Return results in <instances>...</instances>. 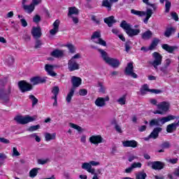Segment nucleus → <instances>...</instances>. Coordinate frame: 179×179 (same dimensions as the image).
Wrapping results in <instances>:
<instances>
[{
  "mask_svg": "<svg viewBox=\"0 0 179 179\" xmlns=\"http://www.w3.org/2000/svg\"><path fill=\"white\" fill-rule=\"evenodd\" d=\"M71 83L73 87L66 97L67 103H70L72 100V97H73V94H75V90H76V87H79V86L82 85V78L73 76L71 77Z\"/></svg>",
  "mask_w": 179,
  "mask_h": 179,
  "instance_id": "obj_1",
  "label": "nucleus"
},
{
  "mask_svg": "<svg viewBox=\"0 0 179 179\" xmlns=\"http://www.w3.org/2000/svg\"><path fill=\"white\" fill-rule=\"evenodd\" d=\"M178 118L179 117H177L173 115H169L166 117L152 119L150 122V127H162V125H164L166 122H169V121H173V120H178Z\"/></svg>",
  "mask_w": 179,
  "mask_h": 179,
  "instance_id": "obj_2",
  "label": "nucleus"
},
{
  "mask_svg": "<svg viewBox=\"0 0 179 179\" xmlns=\"http://www.w3.org/2000/svg\"><path fill=\"white\" fill-rule=\"evenodd\" d=\"M98 51L99 52H100L103 61H105L106 64L112 66V68H118V66H120V60L108 57V55H107V52L104 51V50L103 49H98Z\"/></svg>",
  "mask_w": 179,
  "mask_h": 179,
  "instance_id": "obj_3",
  "label": "nucleus"
},
{
  "mask_svg": "<svg viewBox=\"0 0 179 179\" xmlns=\"http://www.w3.org/2000/svg\"><path fill=\"white\" fill-rule=\"evenodd\" d=\"M131 13L132 15H135L136 16H138L139 17H142V16L146 15L145 18L143 20V22L145 24H148V22H149V19H150V17H152V15H153V10L149 8H146V11H141L135 9H131Z\"/></svg>",
  "mask_w": 179,
  "mask_h": 179,
  "instance_id": "obj_4",
  "label": "nucleus"
},
{
  "mask_svg": "<svg viewBox=\"0 0 179 179\" xmlns=\"http://www.w3.org/2000/svg\"><path fill=\"white\" fill-rule=\"evenodd\" d=\"M5 80H0V102L6 104L9 101V94L10 90H5Z\"/></svg>",
  "mask_w": 179,
  "mask_h": 179,
  "instance_id": "obj_5",
  "label": "nucleus"
},
{
  "mask_svg": "<svg viewBox=\"0 0 179 179\" xmlns=\"http://www.w3.org/2000/svg\"><path fill=\"white\" fill-rule=\"evenodd\" d=\"M82 58L80 54L77 53L73 56L70 60L68 62V69L70 72H73V71H78L80 68V65L78 63L77 59Z\"/></svg>",
  "mask_w": 179,
  "mask_h": 179,
  "instance_id": "obj_6",
  "label": "nucleus"
},
{
  "mask_svg": "<svg viewBox=\"0 0 179 179\" xmlns=\"http://www.w3.org/2000/svg\"><path fill=\"white\" fill-rule=\"evenodd\" d=\"M14 120L16 121V122H17V124L25 125V124H29V122H33V121H36V120H37V116H16Z\"/></svg>",
  "mask_w": 179,
  "mask_h": 179,
  "instance_id": "obj_7",
  "label": "nucleus"
},
{
  "mask_svg": "<svg viewBox=\"0 0 179 179\" xmlns=\"http://www.w3.org/2000/svg\"><path fill=\"white\" fill-rule=\"evenodd\" d=\"M157 107L159 110H157L154 112V114H160L163 115V114H166L170 109V103L167 101H162L157 105Z\"/></svg>",
  "mask_w": 179,
  "mask_h": 179,
  "instance_id": "obj_8",
  "label": "nucleus"
},
{
  "mask_svg": "<svg viewBox=\"0 0 179 179\" xmlns=\"http://www.w3.org/2000/svg\"><path fill=\"white\" fill-rule=\"evenodd\" d=\"M91 40L96 44H99L103 47L107 45V43L101 38V34L100 31H94L91 36Z\"/></svg>",
  "mask_w": 179,
  "mask_h": 179,
  "instance_id": "obj_9",
  "label": "nucleus"
},
{
  "mask_svg": "<svg viewBox=\"0 0 179 179\" xmlns=\"http://www.w3.org/2000/svg\"><path fill=\"white\" fill-rule=\"evenodd\" d=\"M152 57L154 59V61L150 62V64L152 65L155 69L157 70L159 65H162L163 56H162V55H160L159 52H155L154 53H152Z\"/></svg>",
  "mask_w": 179,
  "mask_h": 179,
  "instance_id": "obj_10",
  "label": "nucleus"
},
{
  "mask_svg": "<svg viewBox=\"0 0 179 179\" xmlns=\"http://www.w3.org/2000/svg\"><path fill=\"white\" fill-rule=\"evenodd\" d=\"M18 87L22 93H26V92H30V90H32L33 85L26 82V80H21L18 82Z\"/></svg>",
  "mask_w": 179,
  "mask_h": 179,
  "instance_id": "obj_11",
  "label": "nucleus"
},
{
  "mask_svg": "<svg viewBox=\"0 0 179 179\" xmlns=\"http://www.w3.org/2000/svg\"><path fill=\"white\" fill-rule=\"evenodd\" d=\"M124 73L127 76H131L134 79H136L138 78V75L134 73V62H129L127 64V66H126L124 70Z\"/></svg>",
  "mask_w": 179,
  "mask_h": 179,
  "instance_id": "obj_12",
  "label": "nucleus"
},
{
  "mask_svg": "<svg viewBox=\"0 0 179 179\" xmlns=\"http://www.w3.org/2000/svg\"><path fill=\"white\" fill-rule=\"evenodd\" d=\"M106 101H110V96L98 97L95 100L94 104L96 107L103 108L107 105Z\"/></svg>",
  "mask_w": 179,
  "mask_h": 179,
  "instance_id": "obj_13",
  "label": "nucleus"
},
{
  "mask_svg": "<svg viewBox=\"0 0 179 179\" xmlns=\"http://www.w3.org/2000/svg\"><path fill=\"white\" fill-rule=\"evenodd\" d=\"M148 166H150L152 170H163L164 169L166 164L160 161L149 162Z\"/></svg>",
  "mask_w": 179,
  "mask_h": 179,
  "instance_id": "obj_14",
  "label": "nucleus"
},
{
  "mask_svg": "<svg viewBox=\"0 0 179 179\" xmlns=\"http://www.w3.org/2000/svg\"><path fill=\"white\" fill-rule=\"evenodd\" d=\"M90 142L95 146H99L100 143L104 142V138L101 135H92L89 138Z\"/></svg>",
  "mask_w": 179,
  "mask_h": 179,
  "instance_id": "obj_15",
  "label": "nucleus"
},
{
  "mask_svg": "<svg viewBox=\"0 0 179 179\" xmlns=\"http://www.w3.org/2000/svg\"><path fill=\"white\" fill-rule=\"evenodd\" d=\"M140 92H141V94L142 96H145V94H148V93H149V92L150 93H155V94H159V93H160V90H159L149 89V85H148L146 84L143 85L141 87Z\"/></svg>",
  "mask_w": 179,
  "mask_h": 179,
  "instance_id": "obj_16",
  "label": "nucleus"
},
{
  "mask_svg": "<svg viewBox=\"0 0 179 179\" xmlns=\"http://www.w3.org/2000/svg\"><path fill=\"white\" fill-rule=\"evenodd\" d=\"M163 129L162 127H156L153 129L151 134L144 138V141H149L150 138L152 139H157L159 138V133L162 132Z\"/></svg>",
  "mask_w": 179,
  "mask_h": 179,
  "instance_id": "obj_17",
  "label": "nucleus"
},
{
  "mask_svg": "<svg viewBox=\"0 0 179 179\" xmlns=\"http://www.w3.org/2000/svg\"><path fill=\"white\" fill-rule=\"evenodd\" d=\"M34 38H40L43 34L41 33V28L40 27H34L31 31Z\"/></svg>",
  "mask_w": 179,
  "mask_h": 179,
  "instance_id": "obj_18",
  "label": "nucleus"
},
{
  "mask_svg": "<svg viewBox=\"0 0 179 179\" xmlns=\"http://www.w3.org/2000/svg\"><path fill=\"white\" fill-rule=\"evenodd\" d=\"M30 82L34 86H36V85H40V83H45V78L40 76H35L30 79Z\"/></svg>",
  "mask_w": 179,
  "mask_h": 179,
  "instance_id": "obj_19",
  "label": "nucleus"
},
{
  "mask_svg": "<svg viewBox=\"0 0 179 179\" xmlns=\"http://www.w3.org/2000/svg\"><path fill=\"white\" fill-rule=\"evenodd\" d=\"M122 145L124 148H138V142L135 140L123 141Z\"/></svg>",
  "mask_w": 179,
  "mask_h": 179,
  "instance_id": "obj_20",
  "label": "nucleus"
},
{
  "mask_svg": "<svg viewBox=\"0 0 179 179\" xmlns=\"http://www.w3.org/2000/svg\"><path fill=\"white\" fill-rule=\"evenodd\" d=\"M162 48L165 51H167V52H169V54H173L176 50H178V46H171L169 44H163L162 45Z\"/></svg>",
  "mask_w": 179,
  "mask_h": 179,
  "instance_id": "obj_21",
  "label": "nucleus"
},
{
  "mask_svg": "<svg viewBox=\"0 0 179 179\" xmlns=\"http://www.w3.org/2000/svg\"><path fill=\"white\" fill-rule=\"evenodd\" d=\"M55 66L51 64H45V71L48 73V75L52 76V78L57 76V73L54 72Z\"/></svg>",
  "mask_w": 179,
  "mask_h": 179,
  "instance_id": "obj_22",
  "label": "nucleus"
},
{
  "mask_svg": "<svg viewBox=\"0 0 179 179\" xmlns=\"http://www.w3.org/2000/svg\"><path fill=\"white\" fill-rule=\"evenodd\" d=\"M59 30V20H56L53 23V29L50 30V33L51 36H55V34L58 33Z\"/></svg>",
  "mask_w": 179,
  "mask_h": 179,
  "instance_id": "obj_23",
  "label": "nucleus"
},
{
  "mask_svg": "<svg viewBox=\"0 0 179 179\" xmlns=\"http://www.w3.org/2000/svg\"><path fill=\"white\" fill-rule=\"evenodd\" d=\"M81 169L83 170H86L88 173H94V169L92 168V166L90 165V162H84L83 163L81 166Z\"/></svg>",
  "mask_w": 179,
  "mask_h": 179,
  "instance_id": "obj_24",
  "label": "nucleus"
},
{
  "mask_svg": "<svg viewBox=\"0 0 179 179\" xmlns=\"http://www.w3.org/2000/svg\"><path fill=\"white\" fill-rule=\"evenodd\" d=\"M64 52L65 51L64 50L56 49L50 53V55L54 57V58H61V57H64Z\"/></svg>",
  "mask_w": 179,
  "mask_h": 179,
  "instance_id": "obj_25",
  "label": "nucleus"
},
{
  "mask_svg": "<svg viewBox=\"0 0 179 179\" xmlns=\"http://www.w3.org/2000/svg\"><path fill=\"white\" fill-rule=\"evenodd\" d=\"M36 6L32 3L30 5L24 4L22 6L23 9L27 12V13H31L34 11Z\"/></svg>",
  "mask_w": 179,
  "mask_h": 179,
  "instance_id": "obj_26",
  "label": "nucleus"
},
{
  "mask_svg": "<svg viewBox=\"0 0 179 179\" xmlns=\"http://www.w3.org/2000/svg\"><path fill=\"white\" fill-rule=\"evenodd\" d=\"M120 27H122V29H123V30L125 31L127 34V32L130 30L131 27H132V25H131V24L129 23H127V21L122 20L120 23Z\"/></svg>",
  "mask_w": 179,
  "mask_h": 179,
  "instance_id": "obj_27",
  "label": "nucleus"
},
{
  "mask_svg": "<svg viewBox=\"0 0 179 179\" xmlns=\"http://www.w3.org/2000/svg\"><path fill=\"white\" fill-rule=\"evenodd\" d=\"M104 22L108 24V27H112L113 24L115 23V20H114V16L111 15L108 17L104 18Z\"/></svg>",
  "mask_w": 179,
  "mask_h": 179,
  "instance_id": "obj_28",
  "label": "nucleus"
},
{
  "mask_svg": "<svg viewBox=\"0 0 179 179\" xmlns=\"http://www.w3.org/2000/svg\"><path fill=\"white\" fill-rule=\"evenodd\" d=\"M141 33V29H132V27L130 28V29H129V31L127 32V35L129 37H134V36H138V34H139Z\"/></svg>",
  "mask_w": 179,
  "mask_h": 179,
  "instance_id": "obj_29",
  "label": "nucleus"
},
{
  "mask_svg": "<svg viewBox=\"0 0 179 179\" xmlns=\"http://www.w3.org/2000/svg\"><path fill=\"white\" fill-rule=\"evenodd\" d=\"M153 36V33H152V31L148 30L142 34V38L143 40H150Z\"/></svg>",
  "mask_w": 179,
  "mask_h": 179,
  "instance_id": "obj_30",
  "label": "nucleus"
},
{
  "mask_svg": "<svg viewBox=\"0 0 179 179\" xmlns=\"http://www.w3.org/2000/svg\"><path fill=\"white\" fill-rule=\"evenodd\" d=\"M176 130H177V124H176V122L171 123L166 127V131L169 134H171Z\"/></svg>",
  "mask_w": 179,
  "mask_h": 179,
  "instance_id": "obj_31",
  "label": "nucleus"
},
{
  "mask_svg": "<svg viewBox=\"0 0 179 179\" xmlns=\"http://www.w3.org/2000/svg\"><path fill=\"white\" fill-rule=\"evenodd\" d=\"M113 2L110 0H103L102 1V6L103 8H106L108 10H111V8L113 7Z\"/></svg>",
  "mask_w": 179,
  "mask_h": 179,
  "instance_id": "obj_32",
  "label": "nucleus"
},
{
  "mask_svg": "<svg viewBox=\"0 0 179 179\" xmlns=\"http://www.w3.org/2000/svg\"><path fill=\"white\" fill-rule=\"evenodd\" d=\"M78 14H79V10L76 7H70L69 8L68 16L69 17H72V15H78Z\"/></svg>",
  "mask_w": 179,
  "mask_h": 179,
  "instance_id": "obj_33",
  "label": "nucleus"
},
{
  "mask_svg": "<svg viewBox=\"0 0 179 179\" xmlns=\"http://www.w3.org/2000/svg\"><path fill=\"white\" fill-rule=\"evenodd\" d=\"M57 136V134L55 133L51 134L50 133H45V139L47 142H50V141H54L55 139V137Z\"/></svg>",
  "mask_w": 179,
  "mask_h": 179,
  "instance_id": "obj_34",
  "label": "nucleus"
},
{
  "mask_svg": "<svg viewBox=\"0 0 179 179\" xmlns=\"http://www.w3.org/2000/svg\"><path fill=\"white\" fill-rule=\"evenodd\" d=\"M117 102L120 106H125L127 104V95L124 94L117 100Z\"/></svg>",
  "mask_w": 179,
  "mask_h": 179,
  "instance_id": "obj_35",
  "label": "nucleus"
},
{
  "mask_svg": "<svg viewBox=\"0 0 179 179\" xmlns=\"http://www.w3.org/2000/svg\"><path fill=\"white\" fill-rule=\"evenodd\" d=\"M159 41H160V40L157 39V38H154L152 43L150 44L148 50H155V48H156V47L157 46V45L159 44Z\"/></svg>",
  "mask_w": 179,
  "mask_h": 179,
  "instance_id": "obj_36",
  "label": "nucleus"
},
{
  "mask_svg": "<svg viewBox=\"0 0 179 179\" xmlns=\"http://www.w3.org/2000/svg\"><path fill=\"white\" fill-rule=\"evenodd\" d=\"M38 170H40V169H38V168L32 169L29 171V177H31V178H34V177H36V176H37V174H38Z\"/></svg>",
  "mask_w": 179,
  "mask_h": 179,
  "instance_id": "obj_37",
  "label": "nucleus"
},
{
  "mask_svg": "<svg viewBox=\"0 0 179 179\" xmlns=\"http://www.w3.org/2000/svg\"><path fill=\"white\" fill-rule=\"evenodd\" d=\"M176 31V29L171 27V28H168L165 32H164V36L165 37H170V36H171V34H173V32Z\"/></svg>",
  "mask_w": 179,
  "mask_h": 179,
  "instance_id": "obj_38",
  "label": "nucleus"
},
{
  "mask_svg": "<svg viewBox=\"0 0 179 179\" xmlns=\"http://www.w3.org/2000/svg\"><path fill=\"white\" fill-rule=\"evenodd\" d=\"M91 174H93L94 176L92 179H100V176H101V171L98 169L96 171V170L94 169V173Z\"/></svg>",
  "mask_w": 179,
  "mask_h": 179,
  "instance_id": "obj_39",
  "label": "nucleus"
},
{
  "mask_svg": "<svg viewBox=\"0 0 179 179\" xmlns=\"http://www.w3.org/2000/svg\"><path fill=\"white\" fill-rule=\"evenodd\" d=\"M52 93L54 94L52 97H58V94L59 93V87L58 86H55L52 89Z\"/></svg>",
  "mask_w": 179,
  "mask_h": 179,
  "instance_id": "obj_40",
  "label": "nucleus"
},
{
  "mask_svg": "<svg viewBox=\"0 0 179 179\" xmlns=\"http://www.w3.org/2000/svg\"><path fill=\"white\" fill-rule=\"evenodd\" d=\"M69 127H71V128H73V129H76L78 132H82V131H83V129H82L80 126L75 124L73 123H69Z\"/></svg>",
  "mask_w": 179,
  "mask_h": 179,
  "instance_id": "obj_41",
  "label": "nucleus"
},
{
  "mask_svg": "<svg viewBox=\"0 0 179 179\" xmlns=\"http://www.w3.org/2000/svg\"><path fill=\"white\" fill-rule=\"evenodd\" d=\"M166 162L169 163V164H177V163H178V158H167L166 159Z\"/></svg>",
  "mask_w": 179,
  "mask_h": 179,
  "instance_id": "obj_42",
  "label": "nucleus"
},
{
  "mask_svg": "<svg viewBox=\"0 0 179 179\" xmlns=\"http://www.w3.org/2000/svg\"><path fill=\"white\" fill-rule=\"evenodd\" d=\"M29 98L32 101V107H34L38 103V99L34 95H29Z\"/></svg>",
  "mask_w": 179,
  "mask_h": 179,
  "instance_id": "obj_43",
  "label": "nucleus"
},
{
  "mask_svg": "<svg viewBox=\"0 0 179 179\" xmlns=\"http://www.w3.org/2000/svg\"><path fill=\"white\" fill-rule=\"evenodd\" d=\"M66 47H67L69 52H71V54H74L75 51H76V48L72 44H67Z\"/></svg>",
  "mask_w": 179,
  "mask_h": 179,
  "instance_id": "obj_44",
  "label": "nucleus"
},
{
  "mask_svg": "<svg viewBox=\"0 0 179 179\" xmlns=\"http://www.w3.org/2000/svg\"><path fill=\"white\" fill-rule=\"evenodd\" d=\"M171 8V2L169 1V0L166 1L165 3V12L166 13H169L170 12V8Z\"/></svg>",
  "mask_w": 179,
  "mask_h": 179,
  "instance_id": "obj_45",
  "label": "nucleus"
},
{
  "mask_svg": "<svg viewBox=\"0 0 179 179\" xmlns=\"http://www.w3.org/2000/svg\"><path fill=\"white\" fill-rule=\"evenodd\" d=\"M147 175L145 172H140L136 175V179H145Z\"/></svg>",
  "mask_w": 179,
  "mask_h": 179,
  "instance_id": "obj_46",
  "label": "nucleus"
},
{
  "mask_svg": "<svg viewBox=\"0 0 179 179\" xmlns=\"http://www.w3.org/2000/svg\"><path fill=\"white\" fill-rule=\"evenodd\" d=\"M143 3H145V5H148V6H151L153 10H156L157 9L156 5L149 3V0H143Z\"/></svg>",
  "mask_w": 179,
  "mask_h": 179,
  "instance_id": "obj_47",
  "label": "nucleus"
},
{
  "mask_svg": "<svg viewBox=\"0 0 179 179\" xmlns=\"http://www.w3.org/2000/svg\"><path fill=\"white\" fill-rule=\"evenodd\" d=\"M37 129H40V124L35 125V126H31L27 131H29L30 132H33L34 131H37Z\"/></svg>",
  "mask_w": 179,
  "mask_h": 179,
  "instance_id": "obj_48",
  "label": "nucleus"
},
{
  "mask_svg": "<svg viewBox=\"0 0 179 179\" xmlns=\"http://www.w3.org/2000/svg\"><path fill=\"white\" fill-rule=\"evenodd\" d=\"M162 149H170V148H171V145L169 141H166L162 144Z\"/></svg>",
  "mask_w": 179,
  "mask_h": 179,
  "instance_id": "obj_49",
  "label": "nucleus"
},
{
  "mask_svg": "<svg viewBox=\"0 0 179 179\" xmlns=\"http://www.w3.org/2000/svg\"><path fill=\"white\" fill-rule=\"evenodd\" d=\"M131 167L134 169H141L142 164L141 162H134L131 164Z\"/></svg>",
  "mask_w": 179,
  "mask_h": 179,
  "instance_id": "obj_50",
  "label": "nucleus"
},
{
  "mask_svg": "<svg viewBox=\"0 0 179 179\" xmlns=\"http://www.w3.org/2000/svg\"><path fill=\"white\" fill-rule=\"evenodd\" d=\"M13 157H17V156H20V152H19V151H17V148H13V154H12Z\"/></svg>",
  "mask_w": 179,
  "mask_h": 179,
  "instance_id": "obj_51",
  "label": "nucleus"
},
{
  "mask_svg": "<svg viewBox=\"0 0 179 179\" xmlns=\"http://www.w3.org/2000/svg\"><path fill=\"white\" fill-rule=\"evenodd\" d=\"M131 44H132V43H131V41L126 42L124 47H125V50H126L127 52H128L129 51V50H131Z\"/></svg>",
  "mask_w": 179,
  "mask_h": 179,
  "instance_id": "obj_52",
  "label": "nucleus"
},
{
  "mask_svg": "<svg viewBox=\"0 0 179 179\" xmlns=\"http://www.w3.org/2000/svg\"><path fill=\"white\" fill-rule=\"evenodd\" d=\"M41 20V17L40 15H36L33 17V22H34V23H38Z\"/></svg>",
  "mask_w": 179,
  "mask_h": 179,
  "instance_id": "obj_53",
  "label": "nucleus"
},
{
  "mask_svg": "<svg viewBox=\"0 0 179 179\" xmlns=\"http://www.w3.org/2000/svg\"><path fill=\"white\" fill-rule=\"evenodd\" d=\"M5 159H6V155L3 153H0V166L3 164V160H5Z\"/></svg>",
  "mask_w": 179,
  "mask_h": 179,
  "instance_id": "obj_54",
  "label": "nucleus"
},
{
  "mask_svg": "<svg viewBox=\"0 0 179 179\" xmlns=\"http://www.w3.org/2000/svg\"><path fill=\"white\" fill-rule=\"evenodd\" d=\"M38 164H47L48 163V159H38Z\"/></svg>",
  "mask_w": 179,
  "mask_h": 179,
  "instance_id": "obj_55",
  "label": "nucleus"
},
{
  "mask_svg": "<svg viewBox=\"0 0 179 179\" xmlns=\"http://www.w3.org/2000/svg\"><path fill=\"white\" fill-rule=\"evenodd\" d=\"M80 96H86L87 94V90L86 89H81L79 90Z\"/></svg>",
  "mask_w": 179,
  "mask_h": 179,
  "instance_id": "obj_56",
  "label": "nucleus"
},
{
  "mask_svg": "<svg viewBox=\"0 0 179 179\" xmlns=\"http://www.w3.org/2000/svg\"><path fill=\"white\" fill-rule=\"evenodd\" d=\"M167 68L169 67H166V66H162L160 68V71L163 72L164 75H167L169 73V70L167 69Z\"/></svg>",
  "mask_w": 179,
  "mask_h": 179,
  "instance_id": "obj_57",
  "label": "nucleus"
},
{
  "mask_svg": "<svg viewBox=\"0 0 179 179\" xmlns=\"http://www.w3.org/2000/svg\"><path fill=\"white\" fill-rule=\"evenodd\" d=\"M0 142L1 143H4L5 145H8L9 143H10V141L5 138H1L0 137Z\"/></svg>",
  "mask_w": 179,
  "mask_h": 179,
  "instance_id": "obj_58",
  "label": "nucleus"
},
{
  "mask_svg": "<svg viewBox=\"0 0 179 179\" xmlns=\"http://www.w3.org/2000/svg\"><path fill=\"white\" fill-rule=\"evenodd\" d=\"M100 88L99 89V93H102V94H106V88L103 85L99 84Z\"/></svg>",
  "mask_w": 179,
  "mask_h": 179,
  "instance_id": "obj_59",
  "label": "nucleus"
},
{
  "mask_svg": "<svg viewBox=\"0 0 179 179\" xmlns=\"http://www.w3.org/2000/svg\"><path fill=\"white\" fill-rule=\"evenodd\" d=\"M171 64V59H166L164 61V66H166V68H169L170 66V64Z\"/></svg>",
  "mask_w": 179,
  "mask_h": 179,
  "instance_id": "obj_60",
  "label": "nucleus"
},
{
  "mask_svg": "<svg viewBox=\"0 0 179 179\" xmlns=\"http://www.w3.org/2000/svg\"><path fill=\"white\" fill-rule=\"evenodd\" d=\"M171 15L173 20H176V22H178V15H177V13H171Z\"/></svg>",
  "mask_w": 179,
  "mask_h": 179,
  "instance_id": "obj_61",
  "label": "nucleus"
},
{
  "mask_svg": "<svg viewBox=\"0 0 179 179\" xmlns=\"http://www.w3.org/2000/svg\"><path fill=\"white\" fill-rule=\"evenodd\" d=\"M41 45H43V43H41V41L37 40L36 41L35 48H40Z\"/></svg>",
  "mask_w": 179,
  "mask_h": 179,
  "instance_id": "obj_62",
  "label": "nucleus"
},
{
  "mask_svg": "<svg viewBox=\"0 0 179 179\" xmlns=\"http://www.w3.org/2000/svg\"><path fill=\"white\" fill-rule=\"evenodd\" d=\"M90 164L91 167H92V166H100V162H95V161H90Z\"/></svg>",
  "mask_w": 179,
  "mask_h": 179,
  "instance_id": "obj_63",
  "label": "nucleus"
},
{
  "mask_svg": "<svg viewBox=\"0 0 179 179\" xmlns=\"http://www.w3.org/2000/svg\"><path fill=\"white\" fill-rule=\"evenodd\" d=\"M173 176H176V177H179V166L174 170Z\"/></svg>",
  "mask_w": 179,
  "mask_h": 179,
  "instance_id": "obj_64",
  "label": "nucleus"
}]
</instances>
